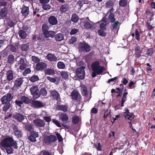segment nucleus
<instances>
[{
	"label": "nucleus",
	"instance_id": "obj_1",
	"mask_svg": "<svg viewBox=\"0 0 155 155\" xmlns=\"http://www.w3.org/2000/svg\"><path fill=\"white\" fill-rule=\"evenodd\" d=\"M1 145L4 148H5L9 146H12L15 149H17V143L13 139L10 137H7L2 140L0 142Z\"/></svg>",
	"mask_w": 155,
	"mask_h": 155
},
{
	"label": "nucleus",
	"instance_id": "obj_49",
	"mask_svg": "<svg viewBox=\"0 0 155 155\" xmlns=\"http://www.w3.org/2000/svg\"><path fill=\"white\" fill-rule=\"evenodd\" d=\"M84 26V27L87 29H90L91 27V25L89 21H85Z\"/></svg>",
	"mask_w": 155,
	"mask_h": 155
},
{
	"label": "nucleus",
	"instance_id": "obj_51",
	"mask_svg": "<svg viewBox=\"0 0 155 155\" xmlns=\"http://www.w3.org/2000/svg\"><path fill=\"white\" fill-rule=\"evenodd\" d=\"M31 93L32 94H34L38 91V87L36 86H32L30 89Z\"/></svg>",
	"mask_w": 155,
	"mask_h": 155
},
{
	"label": "nucleus",
	"instance_id": "obj_37",
	"mask_svg": "<svg viewBox=\"0 0 155 155\" xmlns=\"http://www.w3.org/2000/svg\"><path fill=\"white\" fill-rule=\"evenodd\" d=\"M12 146H12H9L5 148L6 152L8 153L11 154L13 153V149L12 147Z\"/></svg>",
	"mask_w": 155,
	"mask_h": 155
},
{
	"label": "nucleus",
	"instance_id": "obj_47",
	"mask_svg": "<svg viewBox=\"0 0 155 155\" xmlns=\"http://www.w3.org/2000/svg\"><path fill=\"white\" fill-rule=\"evenodd\" d=\"M39 78L38 76L36 75H33L30 78V80L32 82H35L39 80Z\"/></svg>",
	"mask_w": 155,
	"mask_h": 155
},
{
	"label": "nucleus",
	"instance_id": "obj_15",
	"mask_svg": "<svg viewBox=\"0 0 155 155\" xmlns=\"http://www.w3.org/2000/svg\"><path fill=\"white\" fill-rule=\"evenodd\" d=\"M13 117L19 122L22 121L25 119L24 116L18 113H16L14 114Z\"/></svg>",
	"mask_w": 155,
	"mask_h": 155
},
{
	"label": "nucleus",
	"instance_id": "obj_42",
	"mask_svg": "<svg viewBox=\"0 0 155 155\" xmlns=\"http://www.w3.org/2000/svg\"><path fill=\"white\" fill-rule=\"evenodd\" d=\"M114 3L113 1L110 0L106 3V6L108 8H111L113 5Z\"/></svg>",
	"mask_w": 155,
	"mask_h": 155
},
{
	"label": "nucleus",
	"instance_id": "obj_5",
	"mask_svg": "<svg viewBox=\"0 0 155 155\" xmlns=\"http://www.w3.org/2000/svg\"><path fill=\"white\" fill-rule=\"evenodd\" d=\"M56 140V137L54 135L46 136L44 138V142L47 144L54 142Z\"/></svg>",
	"mask_w": 155,
	"mask_h": 155
},
{
	"label": "nucleus",
	"instance_id": "obj_52",
	"mask_svg": "<svg viewBox=\"0 0 155 155\" xmlns=\"http://www.w3.org/2000/svg\"><path fill=\"white\" fill-rule=\"evenodd\" d=\"M40 94L43 96H45L47 94V91L45 88H41L40 90Z\"/></svg>",
	"mask_w": 155,
	"mask_h": 155
},
{
	"label": "nucleus",
	"instance_id": "obj_20",
	"mask_svg": "<svg viewBox=\"0 0 155 155\" xmlns=\"http://www.w3.org/2000/svg\"><path fill=\"white\" fill-rule=\"evenodd\" d=\"M6 77L8 81H10L12 80L13 78V74L11 70H8L6 74Z\"/></svg>",
	"mask_w": 155,
	"mask_h": 155
},
{
	"label": "nucleus",
	"instance_id": "obj_16",
	"mask_svg": "<svg viewBox=\"0 0 155 155\" xmlns=\"http://www.w3.org/2000/svg\"><path fill=\"white\" fill-rule=\"evenodd\" d=\"M120 23L119 22H116L114 23L112 26V30L115 33H117L119 29Z\"/></svg>",
	"mask_w": 155,
	"mask_h": 155
},
{
	"label": "nucleus",
	"instance_id": "obj_27",
	"mask_svg": "<svg viewBox=\"0 0 155 155\" xmlns=\"http://www.w3.org/2000/svg\"><path fill=\"white\" fill-rule=\"evenodd\" d=\"M55 39L57 41H60L63 39L64 36L62 34H57L55 36Z\"/></svg>",
	"mask_w": 155,
	"mask_h": 155
},
{
	"label": "nucleus",
	"instance_id": "obj_45",
	"mask_svg": "<svg viewBox=\"0 0 155 155\" xmlns=\"http://www.w3.org/2000/svg\"><path fill=\"white\" fill-rule=\"evenodd\" d=\"M14 60V58L12 55L10 54L9 55L8 58V61L9 63L13 62Z\"/></svg>",
	"mask_w": 155,
	"mask_h": 155
},
{
	"label": "nucleus",
	"instance_id": "obj_63",
	"mask_svg": "<svg viewBox=\"0 0 155 155\" xmlns=\"http://www.w3.org/2000/svg\"><path fill=\"white\" fill-rule=\"evenodd\" d=\"M52 122L54 123L57 127H61V125L59 122L56 119H53Z\"/></svg>",
	"mask_w": 155,
	"mask_h": 155
},
{
	"label": "nucleus",
	"instance_id": "obj_55",
	"mask_svg": "<svg viewBox=\"0 0 155 155\" xmlns=\"http://www.w3.org/2000/svg\"><path fill=\"white\" fill-rule=\"evenodd\" d=\"M77 41V38L75 37H72L70 39L69 41V43L71 44H73L74 43Z\"/></svg>",
	"mask_w": 155,
	"mask_h": 155
},
{
	"label": "nucleus",
	"instance_id": "obj_21",
	"mask_svg": "<svg viewBox=\"0 0 155 155\" xmlns=\"http://www.w3.org/2000/svg\"><path fill=\"white\" fill-rule=\"evenodd\" d=\"M69 9V6L67 5L64 4L61 6L59 10L61 12L64 13L68 11Z\"/></svg>",
	"mask_w": 155,
	"mask_h": 155
},
{
	"label": "nucleus",
	"instance_id": "obj_36",
	"mask_svg": "<svg viewBox=\"0 0 155 155\" xmlns=\"http://www.w3.org/2000/svg\"><path fill=\"white\" fill-rule=\"evenodd\" d=\"M105 29H104L102 28H100L98 31V34L101 36H106V33L105 32L104 30Z\"/></svg>",
	"mask_w": 155,
	"mask_h": 155
},
{
	"label": "nucleus",
	"instance_id": "obj_33",
	"mask_svg": "<svg viewBox=\"0 0 155 155\" xmlns=\"http://www.w3.org/2000/svg\"><path fill=\"white\" fill-rule=\"evenodd\" d=\"M60 74L62 78L64 79H67L69 76L67 71H61L60 72Z\"/></svg>",
	"mask_w": 155,
	"mask_h": 155
},
{
	"label": "nucleus",
	"instance_id": "obj_54",
	"mask_svg": "<svg viewBox=\"0 0 155 155\" xmlns=\"http://www.w3.org/2000/svg\"><path fill=\"white\" fill-rule=\"evenodd\" d=\"M32 61L35 63H37L40 61L39 59L37 57L35 56H32Z\"/></svg>",
	"mask_w": 155,
	"mask_h": 155
},
{
	"label": "nucleus",
	"instance_id": "obj_11",
	"mask_svg": "<svg viewBox=\"0 0 155 155\" xmlns=\"http://www.w3.org/2000/svg\"><path fill=\"white\" fill-rule=\"evenodd\" d=\"M47 65L45 63L40 62L35 66V69L37 70H42L47 68Z\"/></svg>",
	"mask_w": 155,
	"mask_h": 155
},
{
	"label": "nucleus",
	"instance_id": "obj_43",
	"mask_svg": "<svg viewBox=\"0 0 155 155\" xmlns=\"http://www.w3.org/2000/svg\"><path fill=\"white\" fill-rule=\"evenodd\" d=\"M109 20L112 22H114L115 21L114 15L112 13H110L109 16Z\"/></svg>",
	"mask_w": 155,
	"mask_h": 155
},
{
	"label": "nucleus",
	"instance_id": "obj_46",
	"mask_svg": "<svg viewBox=\"0 0 155 155\" xmlns=\"http://www.w3.org/2000/svg\"><path fill=\"white\" fill-rule=\"evenodd\" d=\"M39 155H53L51 152L46 151L45 150H44L41 151Z\"/></svg>",
	"mask_w": 155,
	"mask_h": 155
},
{
	"label": "nucleus",
	"instance_id": "obj_14",
	"mask_svg": "<svg viewBox=\"0 0 155 155\" xmlns=\"http://www.w3.org/2000/svg\"><path fill=\"white\" fill-rule=\"evenodd\" d=\"M33 122L36 125L39 127H44L45 124L43 120L38 119L35 120Z\"/></svg>",
	"mask_w": 155,
	"mask_h": 155
},
{
	"label": "nucleus",
	"instance_id": "obj_60",
	"mask_svg": "<svg viewBox=\"0 0 155 155\" xmlns=\"http://www.w3.org/2000/svg\"><path fill=\"white\" fill-rule=\"evenodd\" d=\"M28 139L31 142H35L36 141V138L31 135L30 134V135L28 137Z\"/></svg>",
	"mask_w": 155,
	"mask_h": 155
},
{
	"label": "nucleus",
	"instance_id": "obj_32",
	"mask_svg": "<svg viewBox=\"0 0 155 155\" xmlns=\"http://www.w3.org/2000/svg\"><path fill=\"white\" fill-rule=\"evenodd\" d=\"M18 34L20 37L23 39L25 38L27 36L26 32L22 30H20L19 31Z\"/></svg>",
	"mask_w": 155,
	"mask_h": 155
},
{
	"label": "nucleus",
	"instance_id": "obj_4",
	"mask_svg": "<svg viewBox=\"0 0 155 155\" xmlns=\"http://www.w3.org/2000/svg\"><path fill=\"white\" fill-rule=\"evenodd\" d=\"M85 67H81L78 68L76 71L77 77L80 79H83L84 78L85 72L84 70Z\"/></svg>",
	"mask_w": 155,
	"mask_h": 155
},
{
	"label": "nucleus",
	"instance_id": "obj_50",
	"mask_svg": "<svg viewBox=\"0 0 155 155\" xmlns=\"http://www.w3.org/2000/svg\"><path fill=\"white\" fill-rule=\"evenodd\" d=\"M72 119L73 123L74 124L78 123L79 120V117L76 116H74Z\"/></svg>",
	"mask_w": 155,
	"mask_h": 155
},
{
	"label": "nucleus",
	"instance_id": "obj_56",
	"mask_svg": "<svg viewBox=\"0 0 155 155\" xmlns=\"http://www.w3.org/2000/svg\"><path fill=\"white\" fill-rule=\"evenodd\" d=\"M33 96V97L34 99H36L38 98L40 96V94L38 92V91L35 92V93L32 94Z\"/></svg>",
	"mask_w": 155,
	"mask_h": 155
},
{
	"label": "nucleus",
	"instance_id": "obj_58",
	"mask_svg": "<svg viewBox=\"0 0 155 155\" xmlns=\"http://www.w3.org/2000/svg\"><path fill=\"white\" fill-rule=\"evenodd\" d=\"M16 104L20 107H21L23 104L22 101L21 100H16L15 101Z\"/></svg>",
	"mask_w": 155,
	"mask_h": 155
},
{
	"label": "nucleus",
	"instance_id": "obj_40",
	"mask_svg": "<svg viewBox=\"0 0 155 155\" xmlns=\"http://www.w3.org/2000/svg\"><path fill=\"white\" fill-rule=\"evenodd\" d=\"M78 16L75 14H73L71 17V21L74 22H76L78 20Z\"/></svg>",
	"mask_w": 155,
	"mask_h": 155
},
{
	"label": "nucleus",
	"instance_id": "obj_44",
	"mask_svg": "<svg viewBox=\"0 0 155 155\" xmlns=\"http://www.w3.org/2000/svg\"><path fill=\"white\" fill-rule=\"evenodd\" d=\"M21 48L22 51H27L29 49L28 44H26L23 45Z\"/></svg>",
	"mask_w": 155,
	"mask_h": 155
},
{
	"label": "nucleus",
	"instance_id": "obj_59",
	"mask_svg": "<svg viewBox=\"0 0 155 155\" xmlns=\"http://www.w3.org/2000/svg\"><path fill=\"white\" fill-rule=\"evenodd\" d=\"M31 72V70L30 69L28 68L25 70L22 73V74L24 76H26L27 74H28L30 73Z\"/></svg>",
	"mask_w": 155,
	"mask_h": 155
},
{
	"label": "nucleus",
	"instance_id": "obj_61",
	"mask_svg": "<svg viewBox=\"0 0 155 155\" xmlns=\"http://www.w3.org/2000/svg\"><path fill=\"white\" fill-rule=\"evenodd\" d=\"M153 53V49L152 48H150L147 50V54L149 56H151Z\"/></svg>",
	"mask_w": 155,
	"mask_h": 155
},
{
	"label": "nucleus",
	"instance_id": "obj_29",
	"mask_svg": "<svg viewBox=\"0 0 155 155\" xmlns=\"http://www.w3.org/2000/svg\"><path fill=\"white\" fill-rule=\"evenodd\" d=\"M45 74L49 75H54L55 74L54 71L52 69H47L45 70Z\"/></svg>",
	"mask_w": 155,
	"mask_h": 155
},
{
	"label": "nucleus",
	"instance_id": "obj_34",
	"mask_svg": "<svg viewBox=\"0 0 155 155\" xmlns=\"http://www.w3.org/2000/svg\"><path fill=\"white\" fill-rule=\"evenodd\" d=\"M81 94L84 95H86L87 94V91L86 87L84 85H82L81 87Z\"/></svg>",
	"mask_w": 155,
	"mask_h": 155
},
{
	"label": "nucleus",
	"instance_id": "obj_38",
	"mask_svg": "<svg viewBox=\"0 0 155 155\" xmlns=\"http://www.w3.org/2000/svg\"><path fill=\"white\" fill-rule=\"evenodd\" d=\"M7 14V10L5 8L2 9L0 12V14L2 17H5L6 16Z\"/></svg>",
	"mask_w": 155,
	"mask_h": 155
},
{
	"label": "nucleus",
	"instance_id": "obj_3",
	"mask_svg": "<svg viewBox=\"0 0 155 155\" xmlns=\"http://www.w3.org/2000/svg\"><path fill=\"white\" fill-rule=\"evenodd\" d=\"M79 51L81 52H89L91 50L90 46L84 42L80 43L78 45Z\"/></svg>",
	"mask_w": 155,
	"mask_h": 155
},
{
	"label": "nucleus",
	"instance_id": "obj_2",
	"mask_svg": "<svg viewBox=\"0 0 155 155\" xmlns=\"http://www.w3.org/2000/svg\"><path fill=\"white\" fill-rule=\"evenodd\" d=\"M92 69L93 72L92 74L93 78L95 77L96 74H101L103 71V68L100 65L99 62L95 61L91 65Z\"/></svg>",
	"mask_w": 155,
	"mask_h": 155
},
{
	"label": "nucleus",
	"instance_id": "obj_12",
	"mask_svg": "<svg viewBox=\"0 0 155 155\" xmlns=\"http://www.w3.org/2000/svg\"><path fill=\"white\" fill-rule=\"evenodd\" d=\"M44 106V104L40 101H32V106L35 108H39L43 107Z\"/></svg>",
	"mask_w": 155,
	"mask_h": 155
},
{
	"label": "nucleus",
	"instance_id": "obj_35",
	"mask_svg": "<svg viewBox=\"0 0 155 155\" xmlns=\"http://www.w3.org/2000/svg\"><path fill=\"white\" fill-rule=\"evenodd\" d=\"M58 68L60 69H64L65 68L64 64L62 62L59 61L57 64Z\"/></svg>",
	"mask_w": 155,
	"mask_h": 155
},
{
	"label": "nucleus",
	"instance_id": "obj_24",
	"mask_svg": "<svg viewBox=\"0 0 155 155\" xmlns=\"http://www.w3.org/2000/svg\"><path fill=\"white\" fill-rule=\"evenodd\" d=\"M21 13L23 16H27L29 14L28 7L25 6L22 8Z\"/></svg>",
	"mask_w": 155,
	"mask_h": 155
},
{
	"label": "nucleus",
	"instance_id": "obj_57",
	"mask_svg": "<svg viewBox=\"0 0 155 155\" xmlns=\"http://www.w3.org/2000/svg\"><path fill=\"white\" fill-rule=\"evenodd\" d=\"M83 5V2L81 0L78 1L76 5V7L78 8H80Z\"/></svg>",
	"mask_w": 155,
	"mask_h": 155
},
{
	"label": "nucleus",
	"instance_id": "obj_23",
	"mask_svg": "<svg viewBox=\"0 0 155 155\" xmlns=\"http://www.w3.org/2000/svg\"><path fill=\"white\" fill-rule=\"evenodd\" d=\"M68 106L65 105H59L56 107V109L58 110H60L64 112L67 111Z\"/></svg>",
	"mask_w": 155,
	"mask_h": 155
},
{
	"label": "nucleus",
	"instance_id": "obj_25",
	"mask_svg": "<svg viewBox=\"0 0 155 155\" xmlns=\"http://www.w3.org/2000/svg\"><path fill=\"white\" fill-rule=\"evenodd\" d=\"M51 96L54 99L57 100L60 97V95L56 91L53 90L51 92Z\"/></svg>",
	"mask_w": 155,
	"mask_h": 155
},
{
	"label": "nucleus",
	"instance_id": "obj_10",
	"mask_svg": "<svg viewBox=\"0 0 155 155\" xmlns=\"http://www.w3.org/2000/svg\"><path fill=\"white\" fill-rule=\"evenodd\" d=\"M23 82V78H17L14 81V84L13 88L14 89H17L20 86Z\"/></svg>",
	"mask_w": 155,
	"mask_h": 155
},
{
	"label": "nucleus",
	"instance_id": "obj_8",
	"mask_svg": "<svg viewBox=\"0 0 155 155\" xmlns=\"http://www.w3.org/2000/svg\"><path fill=\"white\" fill-rule=\"evenodd\" d=\"M125 111L122 113L123 115L126 118H127L129 120H131L134 118V115L132 114H130L129 110L126 108L124 109Z\"/></svg>",
	"mask_w": 155,
	"mask_h": 155
},
{
	"label": "nucleus",
	"instance_id": "obj_17",
	"mask_svg": "<svg viewBox=\"0 0 155 155\" xmlns=\"http://www.w3.org/2000/svg\"><path fill=\"white\" fill-rule=\"evenodd\" d=\"M48 21L51 25H55L57 24V20L56 18L54 16H51L48 18Z\"/></svg>",
	"mask_w": 155,
	"mask_h": 155
},
{
	"label": "nucleus",
	"instance_id": "obj_6",
	"mask_svg": "<svg viewBox=\"0 0 155 155\" xmlns=\"http://www.w3.org/2000/svg\"><path fill=\"white\" fill-rule=\"evenodd\" d=\"M18 63L20 65L19 69L21 70H24L27 67L26 61L23 58H20Z\"/></svg>",
	"mask_w": 155,
	"mask_h": 155
},
{
	"label": "nucleus",
	"instance_id": "obj_53",
	"mask_svg": "<svg viewBox=\"0 0 155 155\" xmlns=\"http://www.w3.org/2000/svg\"><path fill=\"white\" fill-rule=\"evenodd\" d=\"M51 6L49 5L44 4L42 6V8L44 10H47L50 9Z\"/></svg>",
	"mask_w": 155,
	"mask_h": 155
},
{
	"label": "nucleus",
	"instance_id": "obj_64",
	"mask_svg": "<svg viewBox=\"0 0 155 155\" xmlns=\"http://www.w3.org/2000/svg\"><path fill=\"white\" fill-rule=\"evenodd\" d=\"M42 29L43 32L47 31L48 29V28L47 25L45 24H44L42 26Z\"/></svg>",
	"mask_w": 155,
	"mask_h": 155
},
{
	"label": "nucleus",
	"instance_id": "obj_48",
	"mask_svg": "<svg viewBox=\"0 0 155 155\" xmlns=\"http://www.w3.org/2000/svg\"><path fill=\"white\" fill-rule=\"evenodd\" d=\"M119 5L120 6L122 7L125 6L127 4V0H121L119 2Z\"/></svg>",
	"mask_w": 155,
	"mask_h": 155
},
{
	"label": "nucleus",
	"instance_id": "obj_39",
	"mask_svg": "<svg viewBox=\"0 0 155 155\" xmlns=\"http://www.w3.org/2000/svg\"><path fill=\"white\" fill-rule=\"evenodd\" d=\"M25 130L29 132H31L33 130V126L30 124H28L25 126Z\"/></svg>",
	"mask_w": 155,
	"mask_h": 155
},
{
	"label": "nucleus",
	"instance_id": "obj_28",
	"mask_svg": "<svg viewBox=\"0 0 155 155\" xmlns=\"http://www.w3.org/2000/svg\"><path fill=\"white\" fill-rule=\"evenodd\" d=\"M16 127L15 126L14 127V129L15 130L14 131V134L17 137H21L22 136V134L21 131L18 130V129H16Z\"/></svg>",
	"mask_w": 155,
	"mask_h": 155
},
{
	"label": "nucleus",
	"instance_id": "obj_13",
	"mask_svg": "<svg viewBox=\"0 0 155 155\" xmlns=\"http://www.w3.org/2000/svg\"><path fill=\"white\" fill-rule=\"evenodd\" d=\"M46 58L51 62L55 61L57 60V57L51 53L48 54L46 56Z\"/></svg>",
	"mask_w": 155,
	"mask_h": 155
},
{
	"label": "nucleus",
	"instance_id": "obj_7",
	"mask_svg": "<svg viewBox=\"0 0 155 155\" xmlns=\"http://www.w3.org/2000/svg\"><path fill=\"white\" fill-rule=\"evenodd\" d=\"M57 116L62 122L64 123H67L68 119V116L67 114L60 112L58 114Z\"/></svg>",
	"mask_w": 155,
	"mask_h": 155
},
{
	"label": "nucleus",
	"instance_id": "obj_62",
	"mask_svg": "<svg viewBox=\"0 0 155 155\" xmlns=\"http://www.w3.org/2000/svg\"><path fill=\"white\" fill-rule=\"evenodd\" d=\"M78 31V29L76 28H73L71 30L70 32V34L71 35H73L77 33Z\"/></svg>",
	"mask_w": 155,
	"mask_h": 155
},
{
	"label": "nucleus",
	"instance_id": "obj_31",
	"mask_svg": "<svg viewBox=\"0 0 155 155\" xmlns=\"http://www.w3.org/2000/svg\"><path fill=\"white\" fill-rule=\"evenodd\" d=\"M127 92H125L123 94V97L121 101L120 104V107H122L124 106V102L127 100Z\"/></svg>",
	"mask_w": 155,
	"mask_h": 155
},
{
	"label": "nucleus",
	"instance_id": "obj_19",
	"mask_svg": "<svg viewBox=\"0 0 155 155\" xmlns=\"http://www.w3.org/2000/svg\"><path fill=\"white\" fill-rule=\"evenodd\" d=\"M142 48H140L139 46L136 47L134 49L135 54L137 57L139 58L140 56L141 53L142 52Z\"/></svg>",
	"mask_w": 155,
	"mask_h": 155
},
{
	"label": "nucleus",
	"instance_id": "obj_22",
	"mask_svg": "<svg viewBox=\"0 0 155 155\" xmlns=\"http://www.w3.org/2000/svg\"><path fill=\"white\" fill-rule=\"evenodd\" d=\"M71 96L73 99L76 100L78 97L80 96V95L78 93L77 91L74 90L72 92Z\"/></svg>",
	"mask_w": 155,
	"mask_h": 155
},
{
	"label": "nucleus",
	"instance_id": "obj_9",
	"mask_svg": "<svg viewBox=\"0 0 155 155\" xmlns=\"http://www.w3.org/2000/svg\"><path fill=\"white\" fill-rule=\"evenodd\" d=\"M12 99V96L11 94L8 93L4 96L1 99L2 104L7 103V102L11 101Z\"/></svg>",
	"mask_w": 155,
	"mask_h": 155
},
{
	"label": "nucleus",
	"instance_id": "obj_26",
	"mask_svg": "<svg viewBox=\"0 0 155 155\" xmlns=\"http://www.w3.org/2000/svg\"><path fill=\"white\" fill-rule=\"evenodd\" d=\"M20 100L23 103L25 104H29L31 102V100L28 97L23 96L21 97Z\"/></svg>",
	"mask_w": 155,
	"mask_h": 155
},
{
	"label": "nucleus",
	"instance_id": "obj_41",
	"mask_svg": "<svg viewBox=\"0 0 155 155\" xmlns=\"http://www.w3.org/2000/svg\"><path fill=\"white\" fill-rule=\"evenodd\" d=\"M5 105L3 107V110L5 112H6L10 107L11 104L9 102H8L6 104H5Z\"/></svg>",
	"mask_w": 155,
	"mask_h": 155
},
{
	"label": "nucleus",
	"instance_id": "obj_30",
	"mask_svg": "<svg viewBox=\"0 0 155 155\" xmlns=\"http://www.w3.org/2000/svg\"><path fill=\"white\" fill-rule=\"evenodd\" d=\"M110 110L107 109L105 111L104 113V120H105L108 117H110L111 115L110 114Z\"/></svg>",
	"mask_w": 155,
	"mask_h": 155
},
{
	"label": "nucleus",
	"instance_id": "obj_18",
	"mask_svg": "<svg viewBox=\"0 0 155 155\" xmlns=\"http://www.w3.org/2000/svg\"><path fill=\"white\" fill-rule=\"evenodd\" d=\"M100 28H102L106 29L105 26L108 24L107 18H103L100 21Z\"/></svg>",
	"mask_w": 155,
	"mask_h": 155
}]
</instances>
